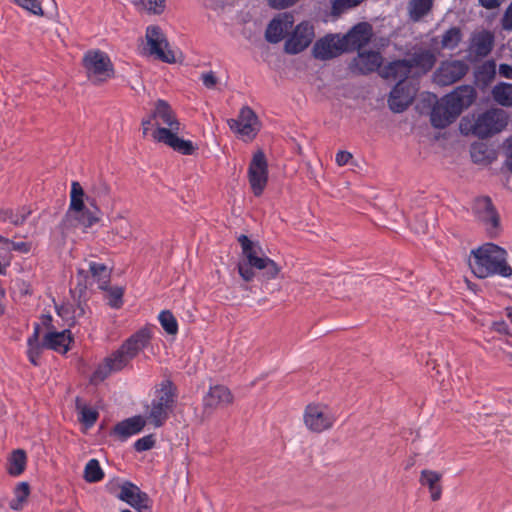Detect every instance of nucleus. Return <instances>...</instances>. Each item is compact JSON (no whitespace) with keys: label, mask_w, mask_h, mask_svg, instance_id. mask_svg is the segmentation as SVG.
<instances>
[{"label":"nucleus","mask_w":512,"mask_h":512,"mask_svg":"<svg viewBox=\"0 0 512 512\" xmlns=\"http://www.w3.org/2000/svg\"><path fill=\"white\" fill-rule=\"evenodd\" d=\"M156 121V129L152 132L155 141L163 143L174 151L183 155H192L197 146L190 140L179 137L181 124L176 118L169 104L164 100H158L152 113Z\"/></svg>","instance_id":"1"},{"label":"nucleus","mask_w":512,"mask_h":512,"mask_svg":"<svg viewBox=\"0 0 512 512\" xmlns=\"http://www.w3.org/2000/svg\"><path fill=\"white\" fill-rule=\"evenodd\" d=\"M151 340V331L142 328L131 335L120 348L105 358L93 374V381H103L111 373L118 372L126 367L140 351L147 347Z\"/></svg>","instance_id":"2"},{"label":"nucleus","mask_w":512,"mask_h":512,"mask_svg":"<svg viewBox=\"0 0 512 512\" xmlns=\"http://www.w3.org/2000/svg\"><path fill=\"white\" fill-rule=\"evenodd\" d=\"M469 261L473 274L478 278L499 275L512 277V267L507 263V251L493 243H486L471 251Z\"/></svg>","instance_id":"3"},{"label":"nucleus","mask_w":512,"mask_h":512,"mask_svg":"<svg viewBox=\"0 0 512 512\" xmlns=\"http://www.w3.org/2000/svg\"><path fill=\"white\" fill-rule=\"evenodd\" d=\"M475 98L476 93L473 87L465 85L456 88L434 106L431 113L432 125L436 128L448 126L460 115L463 109L474 102Z\"/></svg>","instance_id":"4"},{"label":"nucleus","mask_w":512,"mask_h":512,"mask_svg":"<svg viewBox=\"0 0 512 512\" xmlns=\"http://www.w3.org/2000/svg\"><path fill=\"white\" fill-rule=\"evenodd\" d=\"M509 116L500 108H492L479 114L473 121L464 118L460 129L464 134H473L479 138H487L500 133L508 124Z\"/></svg>","instance_id":"5"},{"label":"nucleus","mask_w":512,"mask_h":512,"mask_svg":"<svg viewBox=\"0 0 512 512\" xmlns=\"http://www.w3.org/2000/svg\"><path fill=\"white\" fill-rule=\"evenodd\" d=\"M174 402L175 387L170 381L165 380L156 391L155 398L152 400L148 410L147 418L150 423L155 427H161L172 411Z\"/></svg>","instance_id":"6"},{"label":"nucleus","mask_w":512,"mask_h":512,"mask_svg":"<svg viewBox=\"0 0 512 512\" xmlns=\"http://www.w3.org/2000/svg\"><path fill=\"white\" fill-rule=\"evenodd\" d=\"M337 420L333 409L325 403L308 404L303 412V423L307 430L321 433L330 430Z\"/></svg>","instance_id":"7"},{"label":"nucleus","mask_w":512,"mask_h":512,"mask_svg":"<svg viewBox=\"0 0 512 512\" xmlns=\"http://www.w3.org/2000/svg\"><path fill=\"white\" fill-rule=\"evenodd\" d=\"M83 66L88 79L99 84L113 77L114 70L110 58L100 50H90L83 57Z\"/></svg>","instance_id":"8"},{"label":"nucleus","mask_w":512,"mask_h":512,"mask_svg":"<svg viewBox=\"0 0 512 512\" xmlns=\"http://www.w3.org/2000/svg\"><path fill=\"white\" fill-rule=\"evenodd\" d=\"M238 241L241 244L244 255V259L238 263V271L245 281H251L255 276L253 268L256 269L257 266L262 264L265 256L261 255V248L259 245L251 241L247 236L241 235L238 238Z\"/></svg>","instance_id":"9"},{"label":"nucleus","mask_w":512,"mask_h":512,"mask_svg":"<svg viewBox=\"0 0 512 512\" xmlns=\"http://www.w3.org/2000/svg\"><path fill=\"white\" fill-rule=\"evenodd\" d=\"M228 125L244 141L254 139L261 128L258 116L248 106L241 108L237 119L228 120Z\"/></svg>","instance_id":"10"},{"label":"nucleus","mask_w":512,"mask_h":512,"mask_svg":"<svg viewBox=\"0 0 512 512\" xmlns=\"http://www.w3.org/2000/svg\"><path fill=\"white\" fill-rule=\"evenodd\" d=\"M145 37L151 55L166 63H175L177 61L176 52L169 47L167 39L160 27L154 25L148 26Z\"/></svg>","instance_id":"11"},{"label":"nucleus","mask_w":512,"mask_h":512,"mask_svg":"<svg viewBox=\"0 0 512 512\" xmlns=\"http://www.w3.org/2000/svg\"><path fill=\"white\" fill-rule=\"evenodd\" d=\"M251 189L256 196L262 194L268 180V164L262 151L254 153L248 169Z\"/></svg>","instance_id":"12"},{"label":"nucleus","mask_w":512,"mask_h":512,"mask_svg":"<svg viewBox=\"0 0 512 512\" xmlns=\"http://www.w3.org/2000/svg\"><path fill=\"white\" fill-rule=\"evenodd\" d=\"M468 71V65L461 60H448L441 63L435 71L434 82L441 86L452 85L459 81Z\"/></svg>","instance_id":"13"},{"label":"nucleus","mask_w":512,"mask_h":512,"mask_svg":"<svg viewBox=\"0 0 512 512\" xmlns=\"http://www.w3.org/2000/svg\"><path fill=\"white\" fill-rule=\"evenodd\" d=\"M314 39L313 26L307 22L299 23L285 42V51L297 54L305 50Z\"/></svg>","instance_id":"14"},{"label":"nucleus","mask_w":512,"mask_h":512,"mask_svg":"<svg viewBox=\"0 0 512 512\" xmlns=\"http://www.w3.org/2000/svg\"><path fill=\"white\" fill-rule=\"evenodd\" d=\"M417 87L412 82L399 81L390 93L388 104L393 112H403L415 97Z\"/></svg>","instance_id":"15"},{"label":"nucleus","mask_w":512,"mask_h":512,"mask_svg":"<svg viewBox=\"0 0 512 512\" xmlns=\"http://www.w3.org/2000/svg\"><path fill=\"white\" fill-rule=\"evenodd\" d=\"M346 51L347 46L339 35L326 36L318 40L313 47L314 56L322 60L331 59Z\"/></svg>","instance_id":"16"},{"label":"nucleus","mask_w":512,"mask_h":512,"mask_svg":"<svg viewBox=\"0 0 512 512\" xmlns=\"http://www.w3.org/2000/svg\"><path fill=\"white\" fill-rule=\"evenodd\" d=\"M118 498L139 512H150L151 506L148 495L130 482H125L121 486Z\"/></svg>","instance_id":"17"},{"label":"nucleus","mask_w":512,"mask_h":512,"mask_svg":"<svg viewBox=\"0 0 512 512\" xmlns=\"http://www.w3.org/2000/svg\"><path fill=\"white\" fill-rule=\"evenodd\" d=\"M382 64V56L378 51L362 50L350 63V70L358 74L376 71Z\"/></svg>","instance_id":"18"},{"label":"nucleus","mask_w":512,"mask_h":512,"mask_svg":"<svg viewBox=\"0 0 512 512\" xmlns=\"http://www.w3.org/2000/svg\"><path fill=\"white\" fill-rule=\"evenodd\" d=\"M294 18L291 13H282L271 20L265 32L266 40L270 43L280 42L292 27Z\"/></svg>","instance_id":"19"},{"label":"nucleus","mask_w":512,"mask_h":512,"mask_svg":"<svg viewBox=\"0 0 512 512\" xmlns=\"http://www.w3.org/2000/svg\"><path fill=\"white\" fill-rule=\"evenodd\" d=\"M372 36V28L368 23L355 25L346 35L342 36L347 51L361 49L366 45Z\"/></svg>","instance_id":"20"},{"label":"nucleus","mask_w":512,"mask_h":512,"mask_svg":"<svg viewBox=\"0 0 512 512\" xmlns=\"http://www.w3.org/2000/svg\"><path fill=\"white\" fill-rule=\"evenodd\" d=\"M234 397L231 391L223 385H215L209 388L204 396V407L210 409L223 408L233 403Z\"/></svg>","instance_id":"21"},{"label":"nucleus","mask_w":512,"mask_h":512,"mask_svg":"<svg viewBox=\"0 0 512 512\" xmlns=\"http://www.w3.org/2000/svg\"><path fill=\"white\" fill-rule=\"evenodd\" d=\"M146 419L143 416H133L127 418L113 428L112 434L121 441H125L133 435L140 433L146 425Z\"/></svg>","instance_id":"22"},{"label":"nucleus","mask_w":512,"mask_h":512,"mask_svg":"<svg viewBox=\"0 0 512 512\" xmlns=\"http://www.w3.org/2000/svg\"><path fill=\"white\" fill-rule=\"evenodd\" d=\"M474 211L478 218L487 225L488 229H496L499 224V217L494 210L491 200L488 197L476 199Z\"/></svg>","instance_id":"23"},{"label":"nucleus","mask_w":512,"mask_h":512,"mask_svg":"<svg viewBox=\"0 0 512 512\" xmlns=\"http://www.w3.org/2000/svg\"><path fill=\"white\" fill-rule=\"evenodd\" d=\"M72 340L71 332L68 329L63 331H49L44 336V345L47 349L65 354L69 350Z\"/></svg>","instance_id":"24"},{"label":"nucleus","mask_w":512,"mask_h":512,"mask_svg":"<svg viewBox=\"0 0 512 512\" xmlns=\"http://www.w3.org/2000/svg\"><path fill=\"white\" fill-rule=\"evenodd\" d=\"M412 65L413 76L428 72L435 64V55L427 49H417L409 59Z\"/></svg>","instance_id":"25"},{"label":"nucleus","mask_w":512,"mask_h":512,"mask_svg":"<svg viewBox=\"0 0 512 512\" xmlns=\"http://www.w3.org/2000/svg\"><path fill=\"white\" fill-rule=\"evenodd\" d=\"M494 45V35L490 31L482 30L472 35L469 50L479 57L490 53Z\"/></svg>","instance_id":"26"},{"label":"nucleus","mask_w":512,"mask_h":512,"mask_svg":"<svg viewBox=\"0 0 512 512\" xmlns=\"http://www.w3.org/2000/svg\"><path fill=\"white\" fill-rule=\"evenodd\" d=\"M381 76L386 79L405 81L408 77H414L412 65L407 59L397 60L385 66L381 70Z\"/></svg>","instance_id":"27"},{"label":"nucleus","mask_w":512,"mask_h":512,"mask_svg":"<svg viewBox=\"0 0 512 512\" xmlns=\"http://www.w3.org/2000/svg\"><path fill=\"white\" fill-rule=\"evenodd\" d=\"M98 221V216L95 212L84 207L79 212L66 214L65 223L73 227L89 228Z\"/></svg>","instance_id":"28"},{"label":"nucleus","mask_w":512,"mask_h":512,"mask_svg":"<svg viewBox=\"0 0 512 512\" xmlns=\"http://www.w3.org/2000/svg\"><path fill=\"white\" fill-rule=\"evenodd\" d=\"M86 305L82 302L64 303L57 307L58 315L66 321L69 325H74L78 319L85 315Z\"/></svg>","instance_id":"29"},{"label":"nucleus","mask_w":512,"mask_h":512,"mask_svg":"<svg viewBox=\"0 0 512 512\" xmlns=\"http://www.w3.org/2000/svg\"><path fill=\"white\" fill-rule=\"evenodd\" d=\"M440 479L441 474L438 472L431 470H423L421 472L420 483L429 488L431 499L433 501H437L441 497V487L439 485Z\"/></svg>","instance_id":"30"},{"label":"nucleus","mask_w":512,"mask_h":512,"mask_svg":"<svg viewBox=\"0 0 512 512\" xmlns=\"http://www.w3.org/2000/svg\"><path fill=\"white\" fill-rule=\"evenodd\" d=\"M44 348V341H39V326L35 325L33 334L27 340V356L33 365L39 364L38 359Z\"/></svg>","instance_id":"31"},{"label":"nucleus","mask_w":512,"mask_h":512,"mask_svg":"<svg viewBox=\"0 0 512 512\" xmlns=\"http://www.w3.org/2000/svg\"><path fill=\"white\" fill-rule=\"evenodd\" d=\"M493 100L503 107H512V84L500 82L491 91Z\"/></svg>","instance_id":"32"},{"label":"nucleus","mask_w":512,"mask_h":512,"mask_svg":"<svg viewBox=\"0 0 512 512\" xmlns=\"http://www.w3.org/2000/svg\"><path fill=\"white\" fill-rule=\"evenodd\" d=\"M432 0H410L408 3V14L411 20L419 21L431 10Z\"/></svg>","instance_id":"33"},{"label":"nucleus","mask_w":512,"mask_h":512,"mask_svg":"<svg viewBox=\"0 0 512 512\" xmlns=\"http://www.w3.org/2000/svg\"><path fill=\"white\" fill-rule=\"evenodd\" d=\"M85 198V192L80 185L79 182L73 181L71 184V191H70V204L69 208L66 214L79 212L83 210L85 206L84 203Z\"/></svg>","instance_id":"34"},{"label":"nucleus","mask_w":512,"mask_h":512,"mask_svg":"<svg viewBox=\"0 0 512 512\" xmlns=\"http://www.w3.org/2000/svg\"><path fill=\"white\" fill-rule=\"evenodd\" d=\"M27 456L24 450L17 449L12 452L8 459V473L12 476H19L25 470Z\"/></svg>","instance_id":"35"},{"label":"nucleus","mask_w":512,"mask_h":512,"mask_svg":"<svg viewBox=\"0 0 512 512\" xmlns=\"http://www.w3.org/2000/svg\"><path fill=\"white\" fill-rule=\"evenodd\" d=\"M496 75V63L493 60L482 63L475 72L477 83L487 86L493 81Z\"/></svg>","instance_id":"36"},{"label":"nucleus","mask_w":512,"mask_h":512,"mask_svg":"<svg viewBox=\"0 0 512 512\" xmlns=\"http://www.w3.org/2000/svg\"><path fill=\"white\" fill-rule=\"evenodd\" d=\"M88 266L92 277L98 283V287L101 290H106L110 277V272L107 266L103 263L97 262H89Z\"/></svg>","instance_id":"37"},{"label":"nucleus","mask_w":512,"mask_h":512,"mask_svg":"<svg viewBox=\"0 0 512 512\" xmlns=\"http://www.w3.org/2000/svg\"><path fill=\"white\" fill-rule=\"evenodd\" d=\"M30 494V488L27 482H20L14 488V498L9 506L12 510L19 511L23 508Z\"/></svg>","instance_id":"38"},{"label":"nucleus","mask_w":512,"mask_h":512,"mask_svg":"<svg viewBox=\"0 0 512 512\" xmlns=\"http://www.w3.org/2000/svg\"><path fill=\"white\" fill-rule=\"evenodd\" d=\"M104 478V472L97 459H90L84 468V479L88 483H96Z\"/></svg>","instance_id":"39"},{"label":"nucleus","mask_w":512,"mask_h":512,"mask_svg":"<svg viewBox=\"0 0 512 512\" xmlns=\"http://www.w3.org/2000/svg\"><path fill=\"white\" fill-rule=\"evenodd\" d=\"M30 214L31 210L27 207H22L17 212H13L12 210H2L0 211V220L9 221L14 225H21Z\"/></svg>","instance_id":"40"},{"label":"nucleus","mask_w":512,"mask_h":512,"mask_svg":"<svg viewBox=\"0 0 512 512\" xmlns=\"http://www.w3.org/2000/svg\"><path fill=\"white\" fill-rule=\"evenodd\" d=\"M462 39V34L459 28L453 27L447 30L441 40V46L444 49H454L458 46Z\"/></svg>","instance_id":"41"},{"label":"nucleus","mask_w":512,"mask_h":512,"mask_svg":"<svg viewBox=\"0 0 512 512\" xmlns=\"http://www.w3.org/2000/svg\"><path fill=\"white\" fill-rule=\"evenodd\" d=\"M158 318L162 328L166 333L175 335L178 332L177 320L170 311H162Z\"/></svg>","instance_id":"42"},{"label":"nucleus","mask_w":512,"mask_h":512,"mask_svg":"<svg viewBox=\"0 0 512 512\" xmlns=\"http://www.w3.org/2000/svg\"><path fill=\"white\" fill-rule=\"evenodd\" d=\"M77 409L79 411L80 421L87 427L93 426L98 418V412L91 407L80 404L79 402L77 403Z\"/></svg>","instance_id":"43"},{"label":"nucleus","mask_w":512,"mask_h":512,"mask_svg":"<svg viewBox=\"0 0 512 512\" xmlns=\"http://www.w3.org/2000/svg\"><path fill=\"white\" fill-rule=\"evenodd\" d=\"M4 242V248L3 251L11 252L15 251L21 254H28L32 250V243L26 242V241H11L6 238V241Z\"/></svg>","instance_id":"44"},{"label":"nucleus","mask_w":512,"mask_h":512,"mask_svg":"<svg viewBox=\"0 0 512 512\" xmlns=\"http://www.w3.org/2000/svg\"><path fill=\"white\" fill-rule=\"evenodd\" d=\"M258 270H263V274L267 279H274L278 275L280 268L278 265L271 260L270 258L266 257L263 259L262 264L257 266Z\"/></svg>","instance_id":"45"},{"label":"nucleus","mask_w":512,"mask_h":512,"mask_svg":"<svg viewBox=\"0 0 512 512\" xmlns=\"http://www.w3.org/2000/svg\"><path fill=\"white\" fill-rule=\"evenodd\" d=\"M149 14L160 15L166 7V0H142L139 3Z\"/></svg>","instance_id":"46"},{"label":"nucleus","mask_w":512,"mask_h":512,"mask_svg":"<svg viewBox=\"0 0 512 512\" xmlns=\"http://www.w3.org/2000/svg\"><path fill=\"white\" fill-rule=\"evenodd\" d=\"M107 291V300H108V304L112 307V308H119L121 307L123 301H122V297H123V288L122 287H113V288H110V289H106Z\"/></svg>","instance_id":"47"},{"label":"nucleus","mask_w":512,"mask_h":512,"mask_svg":"<svg viewBox=\"0 0 512 512\" xmlns=\"http://www.w3.org/2000/svg\"><path fill=\"white\" fill-rule=\"evenodd\" d=\"M14 2L34 15L42 16L44 14L38 0H14Z\"/></svg>","instance_id":"48"},{"label":"nucleus","mask_w":512,"mask_h":512,"mask_svg":"<svg viewBox=\"0 0 512 512\" xmlns=\"http://www.w3.org/2000/svg\"><path fill=\"white\" fill-rule=\"evenodd\" d=\"M114 230L115 233L123 239H126L131 235V225L124 218H119L118 220H115Z\"/></svg>","instance_id":"49"},{"label":"nucleus","mask_w":512,"mask_h":512,"mask_svg":"<svg viewBox=\"0 0 512 512\" xmlns=\"http://www.w3.org/2000/svg\"><path fill=\"white\" fill-rule=\"evenodd\" d=\"M154 445H155L154 436L146 435V436L135 441L134 448L138 452H143V451L152 449L154 447Z\"/></svg>","instance_id":"50"},{"label":"nucleus","mask_w":512,"mask_h":512,"mask_svg":"<svg viewBox=\"0 0 512 512\" xmlns=\"http://www.w3.org/2000/svg\"><path fill=\"white\" fill-rule=\"evenodd\" d=\"M200 79L203 85L208 89H214L219 81L218 77L213 71L203 72L200 76Z\"/></svg>","instance_id":"51"},{"label":"nucleus","mask_w":512,"mask_h":512,"mask_svg":"<svg viewBox=\"0 0 512 512\" xmlns=\"http://www.w3.org/2000/svg\"><path fill=\"white\" fill-rule=\"evenodd\" d=\"M363 0H335L333 8L335 10H345L359 5Z\"/></svg>","instance_id":"52"},{"label":"nucleus","mask_w":512,"mask_h":512,"mask_svg":"<svg viewBox=\"0 0 512 512\" xmlns=\"http://www.w3.org/2000/svg\"><path fill=\"white\" fill-rule=\"evenodd\" d=\"M485 146L483 144H475L471 147V157L474 162L479 163L484 160Z\"/></svg>","instance_id":"53"},{"label":"nucleus","mask_w":512,"mask_h":512,"mask_svg":"<svg viewBox=\"0 0 512 512\" xmlns=\"http://www.w3.org/2000/svg\"><path fill=\"white\" fill-rule=\"evenodd\" d=\"M502 27L506 31L512 30V3L506 9L502 18Z\"/></svg>","instance_id":"54"},{"label":"nucleus","mask_w":512,"mask_h":512,"mask_svg":"<svg viewBox=\"0 0 512 512\" xmlns=\"http://www.w3.org/2000/svg\"><path fill=\"white\" fill-rule=\"evenodd\" d=\"M352 159V154L348 151H339L336 154L335 161L338 166H344Z\"/></svg>","instance_id":"55"},{"label":"nucleus","mask_w":512,"mask_h":512,"mask_svg":"<svg viewBox=\"0 0 512 512\" xmlns=\"http://www.w3.org/2000/svg\"><path fill=\"white\" fill-rule=\"evenodd\" d=\"M499 74L507 79H512V66L509 64H500Z\"/></svg>","instance_id":"56"},{"label":"nucleus","mask_w":512,"mask_h":512,"mask_svg":"<svg viewBox=\"0 0 512 512\" xmlns=\"http://www.w3.org/2000/svg\"><path fill=\"white\" fill-rule=\"evenodd\" d=\"M505 0H479L480 4L487 9L499 7Z\"/></svg>","instance_id":"57"},{"label":"nucleus","mask_w":512,"mask_h":512,"mask_svg":"<svg viewBox=\"0 0 512 512\" xmlns=\"http://www.w3.org/2000/svg\"><path fill=\"white\" fill-rule=\"evenodd\" d=\"M493 328L495 331L501 333V334H507L509 327L504 321H497L493 323Z\"/></svg>","instance_id":"58"},{"label":"nucleus","mask_w":512,"mask_h":512,"mask_svg":"<svg viewBox=\"0 0 512 512\" xmlns=\"http://www.w3.org/2000/svg\"><path fill=\"white\" fill-rule=\"evenodd\" d=\"M152 120H154L152 118V116L148 119H143L142 120V130H143V135L146 136L148 134V131L150 130V127L152 126Z\"/></svg>","instance_id":"59"},{"label":"nucleus","mask_w":512,"mask_h":512,"mask_svg":"<svg viewBox=\"0 0 512 512\" xmlns=\"http://www.w3.org/2000/svg\"><path fill=\"white\" fill-rule=\"evenodd\" d=\"M413 229H414V231L416 233H425L426 229H427V225L426 224H421L419 226H415Z\"/></svg>","instance_id":"60"},{"label":"nucleus","mask_w":512,"mask_h":512,"mask_svg":"<svg viewBox=\"0 0 512 512\" xmlns=\"http://www.w3.org/2000/svg\"><path fill=\"white\" fill-rule=\"evenodd\" d=\"M507 149L509 150L510 155H512V137L507 140Z\"/></svg>","instance_id":"61"},{"label":"nucleus","mask_w":512,"mask_h":512,"mask_svg":"<svg viewBox=\"0 0 512 512\" xmlns=\"http://www.w3.org/2000/svg\"><path fill=\"white\" fill-rule=\"evenodd\" d=\"M506 311H507V317L509 318V320L512 323V307L507 308Z\"/></svg>","instance_id":"62"},{"label":"nucleus","mask_w":512,"mask_h":512,"mask_svg":"<svg viewBox=\"0 0 512 512\" xmlns=\"http://www.w3.org/2000/svg\"><path fill=\"white\" fill-rule=\"evenodd\" d=\"M3 241H6V238H4V237H2L0 235V250H3V248H4V242Z\"/></svg>","instance_id":"63"},{"label":"nucleus","mask_w":512,"mask_h":512,"mask_svg":"<svg viewBox=\"0 0 512 512\" xmlns=\"http://www.w3.org/2000/svg\"><path fill=\"white\" fill-rule=\"evenodd\" d=\"M122 512H131L130 510L126 509V510H123Z\"/></svg>","instance_id":"64"}]
</instances>
